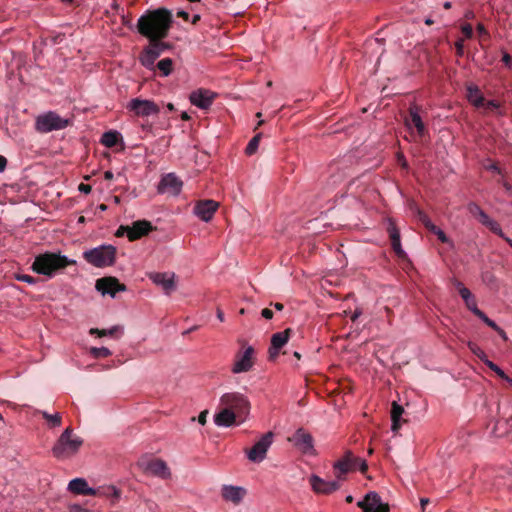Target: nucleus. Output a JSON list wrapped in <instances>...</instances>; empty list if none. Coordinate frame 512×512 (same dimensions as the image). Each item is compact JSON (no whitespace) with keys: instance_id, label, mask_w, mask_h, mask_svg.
I'll use <instances>...</instances> for the list:
<instances>
[{"instance_id":"1","label":"nucleus","mask_w":512,"mask_h":512,"mask_svg":"<svg viewBox=\"0 0 512 512\" xmlns=\"http://www.w3.org/2000/svg\"><path fill=\"white\" fill-rule=\"evenodd\" d=\"M172 13L166 8L147 11L138 19V32L149 40H162L168 36Z\"/></svg>"},{"instance_id":"2","label":"nucleus","mask_w":512,"mask_h":512,"mask_svg":"<svg viewBox=\"0 0 512 512\" xmlns=\"http://www.w3.org/2000/svg\"><path fill=\"white\" fill-rule=\"evenodd\" d=\"M71 264H75V261L68 259L65 255L46 252L35 257L32 270L37 274L51 277L58 270Z\"/></svg>"},{"instance_id":"3","label":"nucleus","mask_w":512,"mask_h":512,"mask_svg":"<svg viewBox=\"0 0 512 512\" xmlns=\"http://www.w3.org/2000/svg\"><path fill=\"white\" fill-rule=\"evenodd\" d=\"M83 445V440L73 434V430L66 428L52 448V454L58 460H66L75 456Z\"/></svg>"},{"instance_id":"4","label":"nucleus","mask_w":512,"mask_h":512,"mask_svg":"<svg viewBox=\"0 0 512 512\" xmlns=\"http://www.w3.org/2000/svg\"><path fill=\"white\" fill-rule=\"evenodd\" d=\"M356 469L364 473L368 465L366 460L355 456L350 450L345 451L344 455L333 464L334 476L340 482L346 480V475Z\"/></svg>"},{"instance_id":"5","label":"nucleus","mask_w":512,"mask_h":512,"mask_svg":"<svg viewBox=\"0 0 512 512\" xmlns=\"http://www.w3.org/2000/svg\"><path fill=\"white\" fill-rule=\"evenodd\" d=\"M84 259L91 265L102 268L115 263L116 248L112 245H101L83 253Z\"/></svg>"},{"instance_id":"6","label":"nucleus","mask_w":512,"mask_h":512,"mask_svg":"<svg viewBox=\"0 0 512 512\" xmlns=\"http://www.w3.org/2000/svg\"><path fill=\"white\" fill-rule=\"evenodd\" d=\"M69 119L61 117L54 111H48L38 115L35 119V129L39 133H49L68 127Z\"/></svg>"},{"instance_id":"7","label":"nucleus","mask_w":512,"mask_h":512,"mask_svg":"<svg viewBox=\"0 0 512 512\" xmlns=\"http://www.w3.org/2000/svg\"><path fill=\"white\" fill-rule=\"evenodd\" d=\"M169 48L170 45L161 40H149V45L144 48L139 61L145 68L151 70L154 68L157 58Z\"/></svg>"},{"instance_id":"8","label":"nucleus","mask_w":512,"mask_h":512,"mask_svg":"<svg viewBox=\"0 0 512 512\" xmlns=\"http://www.w3.org/2000/svg\"><path fill=\"white\" fill-rule=\"evenodd\" d=\"M273 440L274 433L271 431L262 435V437L250 449L246 450L247 458L254 463L262 462L266 458Z\"/></svg>"},{"instance_id":"9","label":"nucleus","mask_w":512,"mask_h":512,"mask_svg":"<svg viewBox=\"0 0 512 512\" xmlns=\"http://www.w3.org/2000/svg\"><path fill=\"white\" fill-rule=\"evenodd\" d=\"M221 403L225 408L234 411L236 415H246L250 409L248 399L241 393L231 392L226 393L221 397Z\"/></svg>"},{"instance_id":"10","label":"nucleus","mask_w":512,"mask_h":512,"mask_svg":"<svg viewBox=\"0 0 512 512\" xmlns=\"http://www.w3.org/2000/svg\"><path fill=\"white\" fill-rule=\"evenodd\" d=\"M126 108L137 117H149L160 112L159 106L152 100L133 98Z\"/></svg>"},{"instance_id":"11","label":"nucleus","mask_w":512,"mask_h":512,"mask_svg":"<svg viewBox=\"0 0 512 512\" xmlns=\"http://www.w3.org/2000/svg\"><path fill=\"white\" fill-rule=\"evenodd\" d=\"M138 466L147 474L162 479H169L171 477V471L168 465L161 459H142L138 462Z\"/></svg>"},{"instance_id":"12","label":"nucleus","mask_w":512,"mask_h":512,"mask_svg":"<svg viewBox=\"0 0 512 512\" xmlns=\"http://www.w3.org/2000/svg\"><path fill=\"white\" fill-rule=\"evenodd\" d=\"M254 365V348L247 346L243 351H239L235 355L234 363L231 371L234 374L248 372Z\"/></svg>"},{"instance_id":"13","label":"nucleus","mask_w":512,"mask_h":512,"mask_svg":"<svg viewBox=\"0 0 512 512\" xmlns=\"http://www.w3.org/2000/svg\"><path fill=\"white\" fill-rule=\"evenodd\" d=\"M309 483L311 485L312 490L316 494H324L328 495L331 494L341 487V482L335 478L334 480L328 481L325 479H322L316 474H312L309 478Z\"/></svg>"},{"instance_id":"14","label":"nucleus","mask_w":512,"mask_h":512,"mask_svg":"<svg viewBox=\"0 0 512 512\" xmlns=\"http://www.w3.org/2000/svg\"><path fill=\"white\" fill-rule=\"evenodd\" d=\"M182 186L183 182L174 173H168L161 178L157 191L159 194L177 196L180 194Z\"/></svg>"},{"instance_id":"15","label":"nucleus","mask_w":512,"mask_h":512,"mask_svg":"<svg viewBox=\"0 0 512 512\" xmlns=\"http://www.w3.org/2000/svg\"><path fill=\"white\" fill-rule=\"evenodd\" d=\"M95 288L102 295H110L111 297H115L117 292H124L127 290V287L120 283L115 277H103L98 279L96 281Z\"/></svg>"},{"instance_id":"16","label":"nucleus","mask_w":512,"mask_h":512,"mask_svg":"<svg viewBox=\"0 0 512 512\" xmlns=\"http://www.w3.org/2000/svg\"><path fill=\"white\" fill-rule=\"evenodd\" d=\"M148 278L155 285L160 286L167 295L176 289V275L173 272H151L148 274Z\"/></svg>"},{"instance_id":"17","label":"nucleus","mask_w":512,"mask_h":512,"mask_svg":"<svg viewBox=\"0 0 512 512\" xmlns=\"http://www.w3.org/2000/svg\"><path fill=\"white\" fill-rule=\"evenodd\" d=\"M363 512H389V506L381 501L376 492H369L365 498L357 504Z\"/></svg>"},{"instance_id":"18","label":"nucleus","mask_w":512,"mask_h":512,"mask_svg":"<svg viewBox=\"0 0 512 512\" xmlns=\"http://www.w3.org/2000/svg\"><path fill=\"white\" fill-rule=\"evenodd\" d=\"M294 446L303 454H314V441L310 433L298 429L290 439Z\"/></svg>"},{"instance_id":"19","label":"nucleus","mask_w":512,"mask_h":512,"mask_svg":"<svg viewBox=\"0 0 512 512\" xmlns=\"http://www.w3.org/2000/svg\"><path fill=\"white\" fill-rule=\"evenodd\" d=\"M215 97L216 94L210 90L198 89L190 94L189 100L192 105L200 109H208L213 104Z\"/></svg>"},{"instance_id":"20","label":"nucleus","mask_w":512,"mask_h":512,"mask_svg":"<svg viewBox=\"0 0 512 512\" xmlns=\"http://www.w3.org/2000/svg\"><path fill=\"white\" fill-rule=\"evenodd\" d=\"M218 202L214 200H202L194 206V214L204 222H209L218 209Z\"/></svg>"},{"instance_id":"21","label":"nucleus","mask_w":512,"mask_h":512,"mask_svg":"<svg viewBox=\"0 0 512 512\" xmlns=\"http://www.w3.org/2000/svg\"><path fill=\"white\" fill-rule=\"evenodd\" d=\"M68 491L76 495L97 496L99 490L92 488L84 478H75L68 483Z\"/></svg>"},{"instance_id":"22","label":"nucleus","mask_w":512,"mask_h":512,"mask_svg":"<svg viewBox=\"0 0 512 512\" xmlns=\"http://www.w3.org/2000/svg\"><path fill=\"white\" fill-rule=\"evenodd\" d=\"M153 230L152 223L147 220H137L129 226L128 230V239L130 241H135L140 239L141 237L147 235L149 232Z\"/></svg>"},{"instance_id":"23","label":"nucleus","mask_w":512,"mask_h":512,"mask_svg":"<svg viewBox=\"0 0 512 512\" xmlns=\"http://www.w3.org/2000/svg\"><path fill=\"white\" fill-rule=\"evenodd\" d=\"M291 329L287 328L284 331L277 332L271 337V346L269 348L270 359H275L279 350L288 342Z\"/></svg>"},{"instance_id":"24","label":"nucleus","mask_w":512,"mask_h":512,"mask_svg":"<svg viewBox=\"0 0 512 512\" xmlns=\"http://www.w3.org/2000/svg\"><path fill=\"white\" fill-rule=\"evenodd\" d=\"M246 494V490L240 486L223 485L221 489V495L224 500L232 502L233 504H239Z\"/></svg>"},{"instance_id":"25","label":"nucleus","mask_w":512,"mask_h":512,"mask_svg":"<svg viewBox=\"0 0 512 512\" xmlns=\"http://www.w3.org/2000/svg\"><path fill=\"white\" fill-rule=\"evenodd\" d=\"M388 233H389V237H390V240H391L392 249L397 254V256L404 257L405 256V252H404V250L402 249V246H401L400 231L397 228L395 222L393 220H391V219H389Z\"/></svg>"},{"instance_id":"26","label":"nucleus","mask_w":512,"mask_h":512,"mask_svg":"<svg viewBox=\"0 0 512 512\" xmlns=\"http://www.w3.org/2000/svg\"><path fill=\"white\" fill-rule=\"evenodd\" d=\"M236 414L229 408H224L214 416V423L219 427H230L235 424Z\"/></svg>"},{"instance_id":"27","label":"nucleus","mask_w":512,"mask_h":512,"mask_svg":"<svg viewBox=\"0 0 512 512\" xmlns=\"http://www.w3.org/2000/svg\"><path fill=\"white\" fill-rule=\"evenodd\" d=\"M410 116L406 119L405 123L409 129L415 127L419 136H423L425 133V125L418 113L416 107H411L409 110Z\"/></svg>"},{"instance_id":"28","label":"nucleus","mask_w":512,"mask_h":512,"mask_svg":"<svg viewBox=\"0 0 512 512\" xmlns=\"http://www.w3.org/2000/svg\"><path fill=\"white\" fill-rule=\"evenodd\" d=\"M467 99L477 108L484 105V97L480 89L474 84H471L467 87Z\"/></svg>"},{"instance_id":"29","label":"nucleus","mask_w":512,"mask_h":512,"mask_svg":"<svg viewBox=\"0 0 512 512\" xmlns=\"http://www.w3.org/2000/svg\"><path fill=\"white\" fill-rule=\"evenodd\" d=\"M404 412V409L401 405H399L397 402L392 403L391 408V420H392V426L391 429L396 432L400 428V417L402 416Z\"/></svg>"},{"instance_id":"30","label":"nucleus","mask_w":512,"mask_h":512,"mask_svg":"<svg viewBox=\"0 0 512 512\" xmlns=\"http://www.w3.org/2000/svg\"><path fill=\"white\" fill-rule=\"evenodd\" d=\"M467 209L473 216L477 217L482 224L489 218L488 214H486L484 210L474 202H470L467 205Z\"/></svg>"},{"instance_id":"31","label":"nucleus","mask_w":512,"mask_h":512,"mask_svg":"<svg viewBox=\"0 0 512 512\" xmlns=\"http://www.w3.org/2000/svg\"><path fill=\"white\" fill-rule=\"evenodd\" d=\"M98 490H99V494L97 496L113 498V503H116L121 496L120 490L118 488H116L115 486H107L105 488L98 489Z\"/></svg>"},{"instance_id":"32","label":"nucleus","mask_w":512,"mask_h":512,"mask_svg":"<svg viewBox=\"0 0 512 512\" xmlns=\"http://www.w3.org/2000/svg\"><path fill=\"white\" fill-rule=\"evenodd\" d=\"M41 415L47 421V424L51 428H56V427L61 426L62 418H61V415L59 413L49 414L46 411H42Z\"/></svg>"},{"instance_id":"33","label":"nucleus","mask_w":512,"mask_h":512,"mask_svg":"<svg viewBox=\"0 0 512 512\" xmlns=\"http://www.w3.org/2000/svg\"><path fill=\"white\" fill-rule=\"evenodd\" d=\"M118 135L119 134L115 131L105 132L101 137V143L106 147H113L117 144Z\"/></svg>"},{"instance_id":"34","label":"nucleus","mask_w":512,"mask_h":512,"mask_svg":"<svg viewBox=\"0 0 512 512\" xmlns=\"http://www.w3.org/2000/svg\"><path fill=\"white\" fill-rule=\"evenodd\" d=\"M261 137L262 133H258L249 141L245 149L247 155H253L257 151Z\"/></svg>"},{"instance_id":"35","label":"nucleus","mask_w":512,"mask_h":512,"mask_svg":"<svg viewBox=\"0 0 512 512\" xmlns=\"http://www.w3.org/2000/svg\"><path fill=\"white\" fill-rule=\"evenodd\" d=\"M173 61L170 58H164L157 63V68L163 76H168L172 72Z\"/></svg>"},{"instance_id":"36","label":"nucleus","mask_w":512,"mask_h":512,"mask_svg":"<svg viewBox=\"0 0 512 512\" xmlns=\"http://www.w3.org/2000/svg\"><path fill=\"white\" fill-rule=\"evenodd\" d=\"M484 226L488 227L493 233L500 237H504V232L502 231L501 226L498 222L493 220L492 218H488L487 221L483 223Z\"/></svg>"},{"instance_id":"37","label":"nucleus","mask_w":512,"mask_h":512,"mask_svg":"<svg viewBox=\"0 0 512 512\" xmlns=\"http://www.w3.org/2000/svg\"><path fill=\"white\" fill-rule=\"evenodd\" d=\"M90 352L94 358H106L112 354L106 347H92Z\"/></svg>"},{"instance_id":"38","label":"nucleus","mask_w":512,"mask_h":512,"mask_svg":"<svg viewBox=\"0 0 512 512\" xmlns=\"http://www.w3.org/2000/svg\"><path fill=\"white\" fill-rule=\"evenodd\" d=\"M468 347L482 361L487 358L486 353L477 344L469 342Z\"/></svg>"},{"instance_id":"39","label":"nucleus","mask_w":512,"mask_h":512,"mask_svg":"<svg viewBox=\"0 0 512 512\" xmlns=\"http://www.w3.org/2000/svg\"><path fill=\"white\" fill-rule=\"evenodd\" d=\"M118 330V327L115 326V327H112L111 329H97V328H92L90 330V334H97L99 337H103V336H107V335H113L115 333V331Z\"/></svg>"},{"instance_id":"40","label":"nucleus","mask_w":512,"mask_h":512,"mask_svg":"<svg viewBox=\"0 0 512 512\" xmlns=\"http://www.w3.org/2000/svg\"><path fill=\"white\" fill-rule=\"evenodd\" d=\"M467 308L476 316L481 310L478 308L476 300L474 296H470L469 299L464 300Z\"/></svg>"},{"instance_id":"41","label":"nucleus","mask_w":512,"mask_h":512,"mask_svg":"<svg viewBox=\"0 0 512 512\" xmlns=\"http://www.w3.org/2000/svg\"><path fill=\"white\" fill-rule=\"evenodd\" d=\"M479 319H481L486 325H488L489 327H491L493 330H498V325L493 321L491 320L490 318L487 317V315L481 311L480 313H478L476 315Z\"/></svg>"},{"instance_id":"42","label":"nucleus","mask_w":512,"mask_h":512,"mask_svg":"<svg viewBox=\"0 0 512 512\" xmlns=\"http://www.w3.org/2000/svg\"><path fill=\"white\" fill-rule=\"evenodd\" d=\"M16 279L21 282H25V283H28L31 285H33L37 282V280L34 277L27 275V274H19L16 276Z\"/></svg>"},{"instance_id":"43","label":"nucleus","mask_w":512,"mask_h":512,"mask_svg":"<svg viewBox=\"0 0 512 512\" xmlns=\"http://www.w3.org/2000/svg\"><path fill=\"white\" fill-rule=\"evenodd\" d=\"M455 48H456L457 55L459 57L463 56V54H464V40L463 39H458L455 42Z\"/></svg>"},{"instance_id":"44","label":"nucleus","mask_w":512,"mask_h":512,"mask_svg":"<svg viewBox=\"0 0 512 512\" xmlns=\"http://www.w3.org/2000/svg\"><path fill=\"white\" fill-rule=\"evenodd\" d=\"M462 33L466 38H471L473 35V28L470 24H464L461 26Z\"/></svg>"},{"instance_id":"45","label":"nucleus","mask_w":512,"mask_h":512,"mask_svg":"<svg viewBox=\"0 0 512 512\" xmlns=\"http://www.w3.org/2000/svg\"><path fill=\"white\" fill-rule=\"evenodd\" d=\"M419 219L426 228H428L431 224H433L432 221L430 220V218L422 212H419Z\"/></svg>"},{"instance_id":"46","label":"nucleus","mask_w":512,"mask_h":512,"mask_svg":"<svg viewBox=\"0 0 512 512\" xmlns=\"http://www.w3.org/2000/svg\"><path fill=\"white\" fill-rule=\"evenodd\" d=\"M128 230H129V226H124V225H121L117 231H116V236L117 237H121V236H124L126 235L128 237Z\"/></svg>"},{"instance_id":"47","label":"nucleus","mask_w":512,"mask_h":512,"mask_svg":"<svg viewBox=\"0 0 512 512\" xmlns=\"http://www.w3.org/2000/svg\"><path fill=\"white\" fill-rule=\"evenodd\" d=\"M442 243H449V238L446 236L442 229H439L435 234Z\"/></svg>"},{"instance_id":"48","label":"nucleus","mask_w":512,"mask_h":512,"mask_svg":"<svg viewBox=\"0 0 512 512\" xmlns=\"http://www.w3.org/2000/svg\"><path fill=\"white\" fill-rule=\"evenodd\" d=\"M484 364L489 367L492 371H494L495 373L498 371V369L500 368L498 365H496L494 362H492L491 360H489L488 358H485L484 359Z\"/></svg>"},{"instance_id":"49","label":"nucleus","mask_w":512,"mask_h":512,"mask_svg":"<svg viewBox=\"0 0 512 512\" xmlns=\"http://www.w3.org/2000/svg\"><path fill=\"white\" fill-rule=\"evenodd\" d=\"M207 415H208V411L207 410H204L202 411L199 415H198V422L199 424L201 425H205L206 424V418H207Z\"/></svg>"},{"instance_id":"50","label":"nucleus","mask_w":512,"mask_h":512,"mask_svg":"<svg viewBox=\"0 0 512 512\" xmlns=\"http://www.w3.org/2000/svg\"><path fill=\"white\" fill-rule=\"evenodd\" d=\"M459 294H460V296L462 297L463 300H467V299H469L470 296H472V293L466 287L461 289Z\"/></svg>"},{"instance_id":"51","label":"nucleus","mask_w":512,"mask_h":512,"mask_svg":"<svg viewBox=\"0 0 512 512\" xmlns=\"http://www.w3.org/2000/svg\"><path fill=\"white\" fill-rule=\"evenodd\" d=\"M78 190H79L80 192L85 193V194H89V193L91 192V186H90V185H88V184H83V183H81V184L79 185V187H78Z\"/></svg>"},{"instance_id":"52","label":"nucleus","mask_w":512,"mask_h":512,"mask_svg":"<svg viewBox=\"0 0 512 512\" xmlns=\"http://www.w3.org/2000/svg\"><path fill=\"white\" fill-rule=\"evenodd\" d=\"M261 315L265 318V319H271L273 317V311L270 310L269 308H264L262 311H261Z\"/></svg>"},{"instance_id":"53","label":"nucleus","mask_w":512,"mask_h":512,"mask_svg":"<svg viewBox=\"0 0 512 512\" xmlns=\"http://www.w3.org/2000/svg\"><path fill=\"white\" fill-rule=\"evenodd\" d=\"M485 168L487 170H490V171L496 172L498 174H501V169L495 163L489 164V165L485 166Z\"/></svg>"},{"instance_id":"54","label":"nucleus","mask_w":512,"mask_h":512,"mask_svg":"<svg viewBox=\"0 0 512 512\" xmlns=\"http://www.w3.org/2000/svg\"><path fill=\"white\" fill-rule=\"evenodd\" d=\"M177 16L183 18L185 21H189V13L185 10H179Z\"/></svg>"},{"instance_id":"55","label":"nucleus","mask_w":512,"mask_h":512,"mask_svg":"<svg viewBox=\"0 0 512 512\" xmlns=\"http://www.w3.org/2000/svg\"><path fill=\"white\" fill-rule=\"evenodd\" d=\"M6 166H7V159L4 156L0 155V173L5 170Z\"/></svg>"},{"instance_id":"56","label":"nucleus","mask_w":512,"mask_h":512,"mask_svg":"<svg viewBox=\"0 0 512 512\" xmlns=\"http://www.w3.org/2000/svg\"><path fill=\"white\" fill-rule=\"evenodd\" d=\"M486 107L488 109H497L499 107V104L494 100H490L486 103Z\"/></svg>"},{"instance_id":"57","label":"nucleus","mask_w":512,"mask_h":512,"mask_svg":"<svg viewBox=\"0 0 512 512\" xmlns=\"http://www.w3.org/2000/svg\"><path fill=\"white\" fill-rule=\"evenodd\" d=\"M495 331L499 334V336L503 340H507L508 339L506 332L501 327L498 326V330H495Z\"/></svg>"},{"instance_id":"58","label":"nucleus","mask_w":512,"mask_h":512,"mask_svg":"<svg viewBox=\"0 0 512 512\" xmlns=\"http://www.w3.org/2000/svg\"><path fill=\"white\" fill-rule=\"evenodd\" d=\"M502 61H503L506 65L510 66V64H511V56H510L508 53H505V54L503 55V57H502Z\"/></svg>"},{"instance_id":"59","label":"nucleus","mask_w":512,"mask_h":512,"mask_svg":"<svg viewBox=\"0 0 512 512\" xmlns=\"http://www.w3.org/2000/svg\"><path fill=\"white\" fill-rule=\"evenodd\" d=\"M477 31L481 34V35H486L487 34V30L485 29L484 25L479 23L477 25Z\"/></svg>"},{"instance_id":"60","label":"nucleus","mask_w":512,"mask_h":512,"mask_svg":"<svg viewBox=\"0 0 512 512\" xmlns=\"http://www.w3.org/2000/svg\"><path fill=\"white\" fill-rule=\"evenodd\" d=\"M113 177H114V175H113L112 171L108 170V171L104 172V179L105 180H112Z\"/></svg>"},{"instance_id":"61","label":"nucleus","mask_w":512,"mask_h":512,"mask_svg":"<svg viewBox=\"0 0 512 512\" xmlns=\"http://www.w3.org/2000/svg\"><path fill=\"white\" fill-rule=\"evenodd\" d=\"M216 316H217V318H218L221 322H223V321H224V313H223V311H222L221 309H219V308L217 309V311H216Z\"/></svg>"},{"instance_id":"62","label":"nucleus","mask_w":512,"mask_h":512,"mask_svg":"<svg viewBox=\"0 0 512 512\" xmlns=\"http://www.w3.org/2000/svg\"><path fill=\"white\" fill-rule=\"evenodd\" d=\"M430 232H432L433 234H436V232L440 229L439 227H437L435 224H431L428 228H427Z\"/></svg>"},{"instance_id":"63","label":"nucleus","mask_w":512,"mask_h":512,"mask_svg":"<svg viewBox=\"0 0 512 512\" xmlns=\"http://www.w3.org/2000/svg\"><path fill=\"white\" fill-rule=\"evenodd\" d=\"M430 232H432L433 234H436V232L440 229L439 227H437L435 224H431L428 228H427Z\"/></svg>"},{"instance_id":"64","label":"nucleus","mask_w":512,"mask_h":512,"mask_svg":"<svg viewBox=\"0 0 512 512\" xmlns=\"http://www.w3.org/2000/svg\"><path fill=\"white\" fill-rule=\"evenodd\" d=\"M502 185L506 189V191H508L509 193H512V186L508 182L503 181Z\"/></svg>"}]
</instances>
